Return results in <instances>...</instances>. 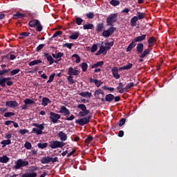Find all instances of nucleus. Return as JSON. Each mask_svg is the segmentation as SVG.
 Returning <instances> with one entry per match:
<instances>
[{"instance_id":"nucleus-8","label":"nucleus","mask_w":177,"mask_h":177,"mask_svg":"<svg viewBox=\"0 0 177 177\" xmlns=\"http://www.w3.org/2000/svg\"><path fill=\"white\" fill-rule=\"evenodd\" d=\"M49 118L53 124H57L59 122V120L62 118V116L55 112H50Z\"/></svg>"},{"instance_id":"nucleus-3","label":"nucleus","mask_w":177,"mask_h":177,"mask_svg":"<svg viewBox=\"0 0 177 177\" xmlns=\"http://www.w3.org/2000/svg\"><path fill=\"white\" fill-rule=\"evenodd\" d=\"M65 145L66 144L64 142L59 140L49 142V147L53 149H62V147H64Z\"/></svg>"},{"instance_id":"nucleus-20","label":"nucleus","mask_w":177,"mask_h":177,"mask_svg":"<svg viewBox=\"0 0 177 177\" xmlns=\"http://www.w3.org/2000/svg\"><path fill=\"white\" fill-rule=\"evenodd\" d=\"M58 137L59 138L61 142H66V140H67V134L63 131H59L58 133Z\"/></svg>"},{"instance_id":"nucleus-40","label":"nucleus","mask_w":177,"mask_h":177,"mask_svg":"<svg viewBox=\"0 0 177 177\" xmlns=\"http://www.w3.org/2000/svg\"><path fill=\"white\" fill-rule=\"evenodd\" d=\"M53 57H54V59H60L61 57H63V56H64V53L59 52L58 53L57 55L56 54H52Z\"/></svg>"},{"instance_id":"nucleus-43","label":"nucleus","mask_w":177,"mask_h":177,"mask_svg":"<svg viewBox=\"0 0 177 177\" xmlns=\"http://www.w3.org/2000/svg\"><path fill=\"white\" fill-rule=\"evenodd\" d=\"M114 45V41L105 43V48L106 50H110L111 49V46Z\"/></svg>"},{"instance_id":"nucleus-27","label":"nucleus","mask_w":177,"mask_h":177,"mask_svg":"<svg viewBox=\"0 0 177 177\" xmlns=\"http://www.w3.org/2000/svg\"><path fill=\"white\" fill-rule=\"evenodd\" d=\"M133 64L131 63H129L127 65H124L119 68L120 71H122V70H131V68L133 67Z\"/></svg>"},{"instance_id":"nucleus-12","label":"nucleus","mask_w":177,"mask_h":177,"mask_svg":"<svg viewBox=\"0 0 177 177\" xmlns=\"http://www.w3.org/2000/svg\"><path fill=\"white\" fill-rule=\"evenodd\" d=\"M68 75L73 77V75H80V71L74 69L73 67H70L68 71Z\"/></svg>"},{"instance_id":"nucleus-10","label":"nucleus","mask_w":177,"mask_h":177,"mask_svg":"<svg viewBox=\"0 0 177 177\" xmlns=\"http://www.w3.org/2000/svg\"><path fill=\"white\" fill-rule=\"evenodd\" d=\"M148 47L149 48H153L156 44H157V39H156V37L152 36L149 38L148 41Z\"/></svg>"},{"instance_id":"nucleus-57","label":"nucleus","mask_w":177,"mask_h":177,"mask_svg":"<svg viewBox=\"0 0 177 177\" xmlns=\"http://www.w3.org/2000/svg\"><path fill=\"white\" fill-rule=\"evenodd\" d=\"M87 19H93V17H95V13L92 12H89L88 13H87L86 15Z\"/></svg>"},{"instance_id":"nucleus-34","label":"nucleus","mask_w":177,"mask_h":177,"mask_svg":"<svg viewBox=\"0 0 177 177\" xmlns=\"http://www.w3.org/2000/svg\"><path fill=\"white\" fill-rule=\"evenodd\" d=\"M104 64V62L103 61H100V62H97L96 64H94L92 66H91V68H96L97 67H103Z\"/></svg>"},{"instance_id":"nucleus-18","label":"nucleus","mask_w":177,"mask_h":177,"mask_svg":"<svg viewBox=\"0 0 177 177\" xmlns=\"http://www.w3.org/2000/svg\"><path fill=\"white\" fill-rule=\"evenodd\" d=\"M89 82H91V83L94 82V84H95V86H97V88H99L103 84V82H102V80L93 79L92 77H91L89 79Z\"/></svg>"},{"instance_id":"nucleus-14","label":"nucleus","mask_w":177,"mask_h":177,"mask_svg":"<svg viewBox=\"0 0 177 177\" xmlns=\"http://www.w3.org/2000/svg\"><path fill=\"white\" fill-rule=\"evenodd\" d=\"M103 30H104V23H103V22L98 23L97 24L96 28H95V31H96L97 34L102 32V31H103Z\"/></svg>"},{"instance_id":"nucleus-62","label":"nucleus","mask_w":177,"mask_h":177,"mask_svg":"<svg viewBox=\"0 0 177 177\" xmlns=\"http://www.w3.org/2000/svg\"><path fill=\"white\" fill-rule=\"evenodd\" d=\"M62 34H63V32L62 30H58L53 34V38H56V37H59V35H62Z\"/></svg>"},{"instance_id":"nucleus-24","label":"nucleus","mask_w":177,"mask_h":177,"mask_svg":"<svg viewBox=\"0 0 177 177\" xmlns=\"http://www.w3.org/2000/svg\"><path fill=\"white\" fill-rule=\"evenodd\" d=\"M135 46H136V41H135V40L133 39L128 46L126 52H131V50H132V49L135 48Z\"/></svg>"},{"instance_id":"nucleus-35","label":"nucleus","mask_w":177,"mask_h":177,"mask_svg":"<svg viewBox=\"0 0 177 177\" xmlns=\"http://www.w3.org/2000/svg\"><path fill=\"white\" fill-rule=\"evenodd\" d=\"M12 141L10 140H3L1 142V145H2V147H6L8 145H11Z\"/></svg>"},{"instance_id":"nucleus-29","label":"nucleus","mask_w":177,"mask_h":177,"mask_svg":"<svg viewBox=\"0 0 177 177\" xmlns=\"http://www.w3.org/2000/svg\"><path fill=\"white\" fill-rule=\"evenodd\" d=\"M9 160L10 159L7 156L0 157V162L2 164H6L7 162H9Z\"/></svg>"},{"instance_id":"nucleus-54","label":"nucleus","mask_w":177,"mask_h":177,"mask_svg":"<svg viewBox=\"0 0 177 177\" xmlns=\"http://www.w3.org/2000/svg\"><path fill=\"white\" fill-rule=\"evenodd\" d=\"M72 57L76 58L75 63H80V62H81V57H80V55H78L77 54H73L72 55Z\"/></svg>"},{"instance_id":"nucleus-15","label":"nucleus","mask_w":177,"mask_h":177,"mask_svg":"<svg viewBox=\"0 0 177 177\" xmlns=\"http://www.w3.org/2000/svg\"><path fill=\"white\" fill-rule=\"evenodd\" d=\"M6 106L7 107H10V109H15V107L19 106V104H17V102L16 101H7L6 102Z\"/></svg>"},{"instance_id":"nucleus-56","label":"nucleus","mask_w":177,"mask_h":177,"mask_svg":"<svg viewBox=\"0 0 177 177\" xmlns=\"http://www.w3.org/2000/svg\"><path fill=\"white\" fill-rule=\"evenodd\" d=\"M97 50V44H93L91 47V53H95Z\"/></svg>"},{"instance_id":"nucleus-38","label":"nucleus","mask_w":177,"mask_h":177,"mask_svg":"<svg viewBox=\"0 0 177 177\" xmlns=\"http://www.w3.org/2000/svg\"><path fill=\"white\" fill-rule=\"evenodd\" d=\"M137 15H138L137 16L138 20H142V19H145V17L146 16V13L141 12H138Z\"/></svg>"},{"instance_id":"nucleus-11","label":"nucleus","mask_w":177,"mask_h":177,"mask_svg":"<svg viewBox=\"0 0 177 177\" xmlns=\"http://www.w3.org/2000/svg\"><path fill=\"white\" fill-rule=\"evenodd\" d=\"M133 86H135V84H133V82L128 83L124 88L119 90V93H124V92H128V89H131V88H133Z\"/></svg>"},{"instance_id":"nucleus-6","label":"nucleus","mask_w":177,"mask_h":177,"mask_svg":"<svg viewBox=\"0 0 177 177\" xmlns=\"http://www.w3.org/2000/svg\"><path fill=\"white\" fill-rule=\"evenodd\" d=\"M91 118H92V115H88L87 117L76 120L75 123L81 125V127H84V125H86V124H89V122H91Z\"/></svg>"},{"instance_id":"nucleus-1","label":"nucleus","mask_w":177,"mask_h":177,"mask_svg":"<svg viewBox=\"0 0 177 177\" xmlns=\"http://www.w3.org/2000/svg\"><path fill=\"white\" fill-rule=\"evenodd\" d=\"M118 20V14L113 13L111 14L107 18H106V26L107 27L113 26L114 23H115Z\"/></svg>"},{"instance_id":"nucleus-32","label":"nucleus","mask_w":177,"mask_h":177,"mask_svg":"<svg viewBox=\"0 0 177 177\" xmlns=\"http://www.w3.org/2000/svg\"><path fill=\"white\" fill-rule=\"evenodd\" d=\"M95 26L93 24H86L83 26L84 30H93Z\"/></svg>"},{"instance_id":"nucleus-26","label":"nucleus","mask_w":177,"mask_h":177,"mask_svg":"<svg viewBox=\"0 0 177 177\" xmlns=\"http://www.w3.org/2000/svg\"><path fill=\"white\" fill-rule=\"evenodd\" d=\"M150 53V48H147L144 51H142V54L140 55V59H145V57H147V55Z\"/></svg>"},{"instance_id":"nucleus-22","label":"nucleus","mask_w":177,"mask_h":177,"mask_svg":"<svg viewBox=\"0 0 177 177\" xmlns=\"http://www.w3.org/2000/svg\"><path fill=\"white\" fill-rule=\"evenodd\" d=\"M59 113H61L62 114H64V115H68L70 114V111L68 109H66V106H61Z\"/></svg>"},{"instance_id":"nucleus-60","label":"nucleus","mask_w":177,"mask_h":177,"mask_svg":"<svg viewBox=\"0 0 177 177\" xmlns=\"http://www.w3.org/2000/svg\"><path fill=\"white\" fill-rule=\"evenodd\" d=\"M25 104H33L34 101L30 98H27L24 100Z\"/></svg>"},{"instance_id":"nucleus-16","label":"nucleus","mask_w":177,"mask_h":177,"mask_svg":"<svg viewBox=\"0 0 177 177\" xmlns=\"http://www.w3.org/2000/svg\"><path fill=\"white\" fill-rule=\"evenodd\" d=\"M44 56L46 58V60L49 62L50 65H52L53 63H55V59H53L52 55H49V53H44Z\"/></svg>"},{"instance_id":"nucleus-33","label":"nucleus","mask_w":177,"mask_h":177,"mask_svg":"<svg viewBox=\"0 0 177 177\" xmlns=\"http://www.w3.org/2000/svg\"><path fill=\"white\" fill-rule=\"evenodd\" d=\"M39 63H42V60L35 59L29 62L30 67H32V66H36V64H39Z\"/></svg>"},{"instance_id":"nucleus-7","label":"nucleus","mask_w":177,"mask_h":177,"mask_svg":"<svg viewBox=\"0 0 177 177\" xmlns=\"http://www.w3.org/2000/svg\"><path fill=\"white\" fill-rule=\"evenodd\" d=\"M41 164H49V162H53V164H55V162H59V158H52L50 156L44 157L41 159Z\"/></svg>"},{"instance_id":"nucleus-9","label":"nucleus","mask_w":177,"mask_h":177,"mask_svg":"<svg viewBox=\"0 0 177 177\" xmlns=\"http://www.w3.org/2000/svg\"><path fill=\"white\" fill-rule=\"evenodd\" d=\"M115 31H117V28L111 26L108 30H104L102 32V37L109 38V37H110V35H113Z\"/></svg>"},{"instance_id":"nucleus-47","label":"nucleus","mask_w":177,"mask_h":177,"mask_svg":"<svg viewBox=\"0 0 177 177\" xmlns=\"http://www.w3.org/2000/svg\"><path fill=\"white\" fill-rule=\"evenodd\" d=\"M110 5H112V6H118L120 5V1L118 0H111L109 2Z\"/></svg>"},{"instance_id":"nucleus-19","label":"nucleus","mask_w":177,"mask_h":177,"mask_svg":"<svg viewBox=\"0 0 177 177\" xmlns=\"http://www.w3.org/2000/svg\"><path fill=\"white\" fill-rule=\"evenodd\" d=\"M83 21H84V19H82L80 17H77L75 18V20H73L71 22V25L72 26H75V24H77V26H81V24H82Z\"/></svg>"},{"instance_id":"nucleus-25","label":"nucleus","mask_w":177,"mask_h":177,"mask_svg":"<svg viewBox=\"0 0 177 177\" xmlns=\"http://www.w3.org/2000/svg\"><path fill=\"white\" fill-rule=\"evenodd\" d=\"M52 101L48 97H43L41 100V105L44 106V107H46L49 103H51Z\"/></svg>"},{"instance_id":"nucleus-4","label":"nucleus","mask_w":177,"mask_h":177,"mask_svg":"<svg viewBox=\"0 0 177 177\" xmlns=\"http://www.w3.org/2000/svg\"><path fill=\"white\" fill-rule=\"evenodd\" d=\"M77 109L82 110V111L79 112L80 117H86V115H88L89 113H91L89 110L86 109V106L84 104H79Z\"/></svg>"},{"instance_id":"nucleus-36","label":"nucleus","mask_w":177,"mask_h":177,"mask_svg":"<svg viewBox=\"0 0 177 177\" xmlns=\"http://www.w3.org/2000/svg\"><path fill=\"white\" fill-rule=\"evenodd\" d=\"M79 95L80 96H82V97H91V96H92V93L88 91L80 93Z\"/></svg>"},{"instance_id":"nucleus-58","label":"nucleus","mask_w":177,"mask_h":177,"mask_svg":"<svg viewBox=\"0 0 177 177\" xmlns=\"http://www.w3.org/2000/svg\"><path fill=\"white\" fill-rule=\"evenodd\" d=\"M24 147H26L27 150H30L32 147V145L29 142H26L24 144Z\"/></svg>"},{"instance_id":"nucleus-17","label":"nucleus","mask_w":177,"mask_h":177,"mask_svg":"<svg viewBox=\"0 0 177 177\" xmlns=\"http://www.w3.org/2000/svg\"><path fill=\"white\" fill-rule=\"evenodd\" d=\"M146 37H147L146 34L142 35L140 33V36H138L133 39L134 42H142L146 39Z\"/></svg>"},{"instance_id":"nucleus-53","label":"nucleus","mask_w":177,"mask_h":177,"mask_svg":"<svg viewBox=\"0 0 177 177\" xmlns=\"http://www.w3.org/2000/svg\"><path fill=\"white\" fill-rule=\"evenodd\" d=\"M19 73H20V69H19V68L13 69L10 72V75H12V76L16 75V74H19Z\"/></svg>"},{"instance_id":"nucleus-21","label":"nucleus","mask_w":177,"mask_h":177,"mask_svg":"<svg viewBox=\"0 0 177 177\" xmlns=\"http://www.w3.org/2000/svg\"><path fill=\"white\" fill-rule=\"evenodd\" d=\"M143 48H145V45H143V43L138 44L136 46L137 53H140V54L143 53Z\"/></svg>"},{"instance_id":"nucleus-2","label":"nucleus","mask_w":177,"mask_h":177,"mask_svg":"<svg viewBox=\"0 0 177 177\" xmlns=\"http://www.w3.org/2000/svg\"><path fill=\"white\" fill-rule=\"evenodd\" d=\"M30 164L28 161L24 160L23 159H18L15 162V165L12 167V169H20V168H23L24 167H27Z\"/></svg>"},{"instance_id":"nucleus-59","label":"nucleus","mask_w":177,"mask_h":177,"mask_svg":"<svg viewBox=\"0 0 177 177\" xmlns=\"http://www.w3.org/2000/svg\"><path fill=\"white\" fill-rule=\"evenodd\" d=\"M73 43H66L63 44L64 48H68V49H71L73 48Z\"/></svg>"},{"instance_id":"nucleus-45","label":"nucleus","mask_w":177,"mask_h":177,"mask_svg":"<svg viewBox=\"0 0 177 177\" xmlns=\"http://www.w3.org/2000/svg\"><path fill=\"white\" fill-rule=\"evenodd\" d=\"M37 147H39V149H46L48 147V143H38Z\"/></svg>"},{"instance_id":"nucleus-30","label":"nucleus","mask_w":177,"mask_h":177,"mask_svg":"<svg viewBox=\"0 0 177 177\" xmlns=\"http://www.w3.org/2000/svg\"><path fill=\"white\" fill-rule=\"evenodd\" d=\"M0 86H2V88L6 86V80L3 76H0Z\"/></svg>"},{"instance_id":"nucleus-28","label":"nucleus","mask_w":177,"mask_h":177,"mask_svg":"<svg viewBox=\"0 0 177 177\" xmlns=\"http://www.w3.org/2000/svg\"><path fill=\"white\" fill-rule=\"evenodd\" d=\"M33 127H36V128H38V129L42 132V131L45 129V123H42L41 124L38 123H34Z\"/></svg>"},{"instance_id":"nucleus-50","label":"nucleus","mask_w":177,"mask_h":177,"mask_svg":"<svg viewBox=\"0 0 177 177\" xmlns=\"http://www.w3.org/2000/svg\"><path fill=\"white\" fill-rule=\"evenodd\" d=\"M56 75V73H53L49 76V79L47 81V84H50V82H52L53 81V80H55V77Z\"/></svg>"},{"instance_id":"nucleus-63","label":"nucleus","mask_w":177,"mask_h":177,"mask_svg":"<svg viewBox=\"0 0 177 177\" xmlns=\"http://www.w3.org/2000/svg\"><path fill=\"white\" fill-rule=\"evenodd\" d=\"M44 47H45V44H39V45L37 47L36 51H37V52H39V50H41V49H44Z\"/></svg>"},{"instance_id":"nucleus-39","label":"nucleus","mask_w":177,"mask_h":177,"mask_svg":"<svg viewBox=\"0 0 177 177\" xmlns=\"http://www.w3.org/2000/svg\"><path fill=\"white\" fill-rule=\"evenodd\" d=\"M78 37H80V32H75L73 33L70 37V39H78Z\"/></svg>"},{"instance_id":"nucleus-5","label":"nucleus","mask_w":177,"mask_h":177,"mask_svg":"<svg viewBox=\"0 0 177 177\" xmlns=\"http://www.w3.org/2000/svg\"><path fill=\"white\" fill-rule=\"evenodd\" d=\"M120 100H121L120 95L114 96V95L109 93L105 96V102H108L109 103H111L113 101L117 103V102H120Z\"/></svg>"},{"instance_id":"nucleus-44","label":"nucleus","mask_w":177,"mask_h":177,"mask_svg":"<svg viewBox=\"0 0 177 177\" xmlns=\"http://www.w3.org/2000/svg\"><path fill=\"white\" fill-rule=\"evenodd\" d=\"M31 133H36L37 135H42V131L39 130L38 128H33Z\"/></svg>"},{"instance_id":"nucleus-46","label":"nucleus","mask_w":177,"mask_h":177,"mask_svg":"<svg viewBox=\"0 0 177 177\" xmlns=\"http://www.w3.org/2000/svg\"><path fill=\"white\" fill-rule=\"evenodd\" d=\"M10 56V54H7L6 55H3L1 58V61L3 63H6L9 60V57Z\"/></svg>"},{"instance_id":"nucleus-64","label":"nucleus","mask_w":177,"mask_h":177,"mask_svg":"<svg viewBox=\"0 0 177 177\" xmlns=\"http://www.w3.org/2000/svg\"><path fill=\"white\" fill-rule=\"evenodd\" d=\"M9 71H10V68L3 69L2 71H1V76L5 75V74H8V73H9Z\"/></svg>"},{"instance_id":"nucleus-23","label":"nucleus","mask_w":177,"mask_h":177,"mask_svg":"<svg viewBox=\"0 0 177 177\" xmlns=\"http://www.w3.org/2000/svg\"><path fill=\"white\" fill-rule=\"evenodd\" d=\"M138 17L134 16L131 19L130 24L131 27H136V25L138 24Z\"/></svg>"},{"instance_id":"nucleus-37","label":"nucleus","mask_w":177,"mask_h":177,"mask_svg":"<svg viewBox=\"0 0 177 177\" xmlns=\"http://www.w3.org/2000/svg\"><path fill=\"white\" fill-rule=\"evenodd\" d=\"M39 20L38 19H33L31 20L30 21H29V26L30 27H35V26H37V24H39Z\"/></svg>"},{"instance_id":"nucleus-13","label":"nucleus","mask_w":177,"mask_h":177,"mask_svg":"<svg viewBox=\"0 0 177 177\" xmlns=\"http://www.w3.org/2000/svg\"><path fill=\"white\" fill-rule=\"evenodd\" d=\"M111 72H112L113 76L114 77V79H115V80H120L121 75H120L118 74V68H117V67H113V68L111 69Z\"/></svg>"},{"instance_id":"nucleus-41","label":"nucleus","mask_w":177,"mask_h":177,"mask_svg":"<svg viewBox=\"0 0 177 177\" xmlns=\"http://www.w3.org/2000/svg\"><path fill=\"white\" fill-rule=\"evenodd\" d=\"M21 177H37V173H26L24 174Z\"/></svg>"},{"instance_id":"nucleus-55","label":"nucleus","mask_w":177,"mask_h":177,"mask_svg":"<svg viewBox=\"0 0 177 177\" xmlns=\"http://www.w3.org/2000/svg\"><path fill=\"white\" fill-rule=\"evenodd\" d=\"M127 120L125 118H121L119 121V124H118L119 125V127H122V125H125V122H126Z\"/></svg>"},{"instance_id":"nucleus-51","label":"nucleus","mask_w":177,"mask_h":177,"mask_svg":"<svg viewBox=\"0 0 177 177\" xmlns=\"http://www.w3.org/2000/svg\"><path fill=\"white\" fill-rule=\"evenodd\" d=\"M92 140H93V137L92 136H88L87 138L85 139V143L89 145Z\"/></svg>"},{"instance_id":"nucleus-42","label":"nucleus","mask_w":177,"mask_h":177,"mask_svg":"<svg viewBox=\"0 0 177 177\" xmlns=\"http://www.w3.org/2000/svg\"><path fill=\"white\" fill-rule=\"evenodd\" d=\"M30 32H23L22 33H21L19 35V39H24V38H26V37H28V35H30Z\"/></svg>"},{"instance_id":"nucleus-52","label":"nucleus","mask_w":177,"mask_h":177,"mask_svg":"<svg viewBox=\"0 0 177 177\" xmlns=\"http://www.w3.org/2000/svg\"><path fill=\"white\" fill-rule=\"evenodd\" d=\"M94 95L95 96H96V95L97 96H99V95H104V92L102 89L99 88L95 91Z\"/></svg>"},{"instance_id":"nucleus-61","label":"nucleus","mask_w":177,"mask_h":177,"mask_svg":"<svg viewBox=\"0 0 177 177\" xmlns=\"http://www.w3.org/2000/svg\"><path fill=\"white\" fill-rule=\"evenodd\" d=\"M73 77L71 75H69L67 78L68 80V82H70V84H75V81H74V79H73Z\"/></svg>"},{"instance_id":"nucleus-49","label":"nucleus","mask_w":177,"mask_h":177,"mask_svg":"<svg viewBox=\"0 0 177 177\" xmlns=\"http://www.w3.org/2000/svg\"><path fill=\"white\" fill-rule=\"evenodd\" d=\"M81 67H82V71L85 73V71L88 70V64H86V62H83L81 65Z\"/></svg>"},{"instance_id":"nucleus-48","label":"nucleus","mask_w":177,"mask_h":177,"mask_svg":"<svg viewBox=\"0 0 177 177\" xmlns=\"http://www.w3.org/2000/svg\"><path fill=\"white\" fill-rule=\"evenodd\" d=\"M99 50L103 53V55H107V49L104 46H101Z\"/></svg>"},{"instance_id":"nucleus-31","label":"nucleus","mask_w":177,"mask_h":177,"mask_svg":"<svg viewBox=\"0 0 177 177\" xmlns=\"http://www.w3.org/2000/svg\"><path fill=\"white\" fill-rule=\"evenodd\" d=\"M24 17H26V15L21 14L20 12H17L16 14H15L13 15V19H23Z\"/></svg>"}]
</instances>
